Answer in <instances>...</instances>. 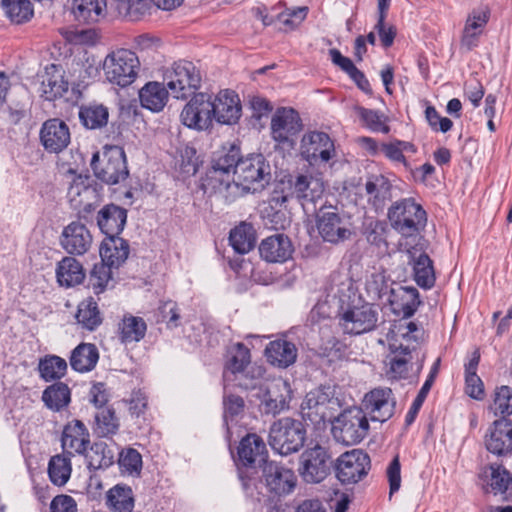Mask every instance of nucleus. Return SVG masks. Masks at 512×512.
I'll use <instances>...</instances> for the list:
<instances>
[{"instance_id": "obj_26", "label": "nucleus", "mask_w": 512, "mask_h": 512, "mask_svg": "<svg viewBox=\"0 0 512 512\" xmlns=\"http://www.w3.org/2000/svg\"><path fill=\"white\" fill-rule=\"evenodd\" d=\"M291 393L290 384L286 380L275 379L266 387L263 394L260 404L262 412L273 416L281 413L288 408Z\"/></svg>"}, {"instance_id": "obj_42", "label": "nucleus", "mask_w": 512, "mask_h": 512, "mask_svg": "<svg viewBox=\"0 0 512 512\" xmlns=\"http://www.w3.org/2000/svg\"><path fill=\"white\" fill-rule=\"evenodd\" d=\"M106 8V0H73L71 11L79 23L91 24L99 21Z\"/></svg>"}, {"instance_id": "obj_53", "label": "nucleus", "mask_w": 512, "mask_h": 512, "mask_svg": "<svg viewBox=\"0 0 512 512\" xmlns=\"http://www.w3.org/2000/svg\"><path fill=\"white\" fill-rule=\"evenodd\" d=\"M389 233L388 224L381 220H371L365 224L364 235L369 244L377 247L382 252H387L389 244L387 235Z\"/></svg>"}, {"instance_id": "obj_3", "label": "nucleus", "mask_w": 512, "mask_h": 512, "mask_svg": "<svg viewBox=\"0 0 512 512\" xmlns=\"http://www.w3.org/2000/svg\"><path fill=\"white\" fill-rule=\"evenodd\" d=\"M323 192V184L313 176L287 174L275 185L270 202L282 206L289 199L295 198L306 209L309 204H315Z\"/></svg>"}, {"instance_id": "obj_4", "label": "nucleus", "mask_w": 512, "mask_h": 512, "mask_svg": "<svg viewBox=\"0 0 512 512\" xmlns=\"http://www.w3.org/2000/svg\"><path fill=\"white\" fill-rule=\"evenodd\" d=\"M268 462V450L259 435L248 433L240 440L235 464L243 490L249 491L252 487L256 488L254 474H257L258 469L261 470Z\"/></svg>"}, {"instance_id": "obj_49", "label": "nucleus", "mask_w": 512, "mask_h": 512, "mask_svg": "<svg viewBox=\"0 0 512 512\" xmlns=\"http://www.w3.org/2000/svg\"><path fill=\"white\" fill-rule=\"evenodd\" d=\"M76 319L83 328L89 331H94L102 323L98 304L92 297L79 304Z\"/></svg>"}, {"instance_id": "obj_60", "label": "nucleus", "mask_w": 512, "mask_h": 512, "mask_svg": "<svg viewBox=\"0 0 512 512\" xmlns=\"http://www.w3.org/2000/svg\"><path fill=\"white\" fill-rule=\"evenodd\" d=\"M358 115L364 124L374 132L389 133L390 127L385 124L383 113L364 107L357 108Z\"/></svg>"}, {"instance_id": "obj_56", "label": "nucleus", "mask_w": 512, "mask_h": 512, "mask_svg": "<svg viewBox=\"0 0 512 512\" xmlns=\"http://www.w3.org/2000/svg\"><path fill=\"white\" fill-rule=\"evenodd\" d=\"M250 362V350L243 343H237L231 357L225 364V370L234 375V379H237L238 375L244 374Z\"/></svg>"}, {"instance_id": "obj_16", "label": "nucleus", "mask_w": 512, "mask_h": 512, "mask_svg": "<svg viewBox=\"0 0 512 512\" xmlns=\"http://www.w3.org/2000/svg\"><path fill=\"white\" fill-rule=\"evenodd\" d=\"M378 308L370 303L353 306L338 315V324L345 334L360 335L377 327Z\"/></svg>"}, {"instance_id": "obj_12", "label": "nucleus", "mask_w": 512, "mask_h": 512, "mask_svg": "<svg viewBox=\"0 0 512 512\" xmlns=\"http://www.w3.org/2000/svg\"><path fill=\"white\" fill-rule=\"evenodd\" d=\"M164 82L176 99H187L201 84V74L190 61L175 62L164 74Z\"/></svg>"}, {"instance_id": "obj_43", "label": "nucleus", "mask_w": 512, "mask_h": 512, "mask_svg": "<svg viewBox=\"0 0 512 512\" xmlns=\"http://www.w3.org/2000/svg\"><path fill=\"white\" fill-rule=\"evenodd\" d=\"M120 428V421L113 407H106L94 415L93 432L101 438H111Z\"/></svg>"}, {"instance_id": "obj_45", "label": "nucleus", "mask_w": 512, "mask_h": 512, "mask_svg": "<svg viewBox=\"0 0 512 512\" xmlns=\"http://www.w3.org/2000/svg\"><path fill=\"white\" fill-rule=\"evenodd\" d=\"M120 339L123 343L141 341L147 331V324L142 317L125 315L119 324Z\"/></svg>"}, {"instance_id": "obj_30", "label": "nucleus", "mask_w": 512, "mask_h": 512, "mask_svg": "<svg viewBox=\"0 0 512 512\" xmlns=\"http://www.w3.org/2000/svg\"><path fill=\"white\" fill-rule=\"evenodd\" d=\"M294 248L291 240L284 234H275L262 240L259 253L262 259L270 263H283L291 258Z\"/></svg>"}, {"instance_id": "obj_18", "label": "nucleus", "mask_w": 512, "mask_h": 512, "mask_svg": "<svg viewBox=\"0 0 512 512\" xmlns=\"http://www.w3.org/2000/svg\"><path fill=\"white\" fill-rule=\"evenodd\" d=\"M370 468V457L361 449L343 453L334 465L337 479L345 485L361 481L368 474Z\"/></svg>"}, {"instance_id": "obj_2", "label": "nucleus", "mask_w": 512, "mask_h": 512, "mask_svg": "<svg viewBox=\"0 0 512 512\" xmlns=\"http://www.w3.org/2000/svg\"><path fill=\"white\" fill-rule=\"evenodd\" d=\"M390 224L401 235L400 243H416L425 239L421 230L426 226L427 214L413 198L394 202L387 213Z\"/></svg>"}, {"instance_id": "obj_28", "label": "nucleus", "mask_w": 512, "mask_h": 512, "mask_svg": "<svg viewBox=\"0 0 512 512\" xmlns=\"http://www.w3.org/2000/svg\"><path fill=\"white\" fill-rule=\"evenodd\" d=\"M213 119L220 124L233 125L238 122L241 117V102L238 94L232 90H222L212 100Z\"/></svg>"}, {"instance_id": "obj_23", "label": "nucleus", "mask_w": 512, "mask_h": 512, "mask_svg": "<svg viewBox=\"0 0 512 512\" xmlns=\"http://www.w3.org/2000/svg\"><path fill=\"white\" fill-rule=\"evenodd\" d=\"M486 449L498 456L506 457L512 454V421L509 418L496 419L485 435Z\"/></svg>"}, {"instance_id": "obj_15", "label": "nucleus", "mask_w": 512, "mask_h": 512, "mask_svg": "<svg viewBox=\"0 0 512 512\" xmlns=\"http://www.w3.org/2000/svg\"><path fill=\"white\" fill-rule=\"evenodd\" d=\"M270 129L275 142L293 148L299 133L303 130V122L297 110L281 107L272 116Z\"/></svg>"}, {"instance_id": "obj_46", "label": "nucleus", "mask_w": 512, "mask_h": 512, "mask_svg": "<svg viewBox=\"0 0 512 512\" xmlns=\"http://www.w3.org/2000/svg\"><path fill=\"white\" fill-rule=\"evenodd\" d=\"M71 457L64 452L51 457L48 464V475L54 485L63 486L69 480L72 472Z\"/></svg>"}, {"instance_id": "obj_29", "label": "nucleus", "mask_w": 512, "mask_h": 512, "mask_svg": "<svg viewBox=\"0 0 512 512\" xmlns=\"http://www.w3.org/2000/svg\"><path fill=\"white\" fill-rule=\"evenodd\" d=\"M89 444L90 435L82 421L73 420L64 426L61 436L64 453L69 456L84 455Z\"/></svg>"}, {"instance_id": "obj_41", "label": "nucleus", "mask_w": 512, "mask_h": 512, "mask_svg": "<svg viewBox=\"0 0 512 512\" xmlns=\"http://www.w3.org/2000/svg\"><path fill=\"white\" fill-rule=\"evenodd\" d=\"M44 405L53 412H60L71 402V390L61 381H55L47 386L42 393Z\"/></svg>"}, {"instance_id": "obj_13", "label": "nucleus", "mask_w": 512, "mask_h": 512, "mask_svg": "<svg viewBox=\"0 0 512 512\" xmlns=\"http://www.w3.org/2000/svg\"><path fill=\"white\" fill-rule=\"evenodd\" d=\"M428 241L419 239L416 243H400V249L408 255V264L412 266L413 277L418 286L430 289L434 286L436 277L433 261L426 253Z\"/></svg>"}, {"instance_id": "obj_38", "label": "nucleus", "mask_w": 512, "mask_h": 512, "mask_svg": "<svg viewBox=\"0 0 512 512\" xmlns=\"http://www.w3.org/2000/svg\"><path fill=\"white\" fill-rule=\"evenodd\" d=\"M56 278L60 286L72 287L84 281L85 271L76 258L65 256L57 264Z\"/></svg>"}, {"instance_id": "obj_63", "label": "nucleus", "mask_w": 512, "mask_h": 512, "mask_svg": "<svg viewBox=\"0 0 512 512\" xmlns=\"http://www.w3.org/2000/svg\"><path fill=\"white\" fill-rule=\"evenodd\" d=\"M223 406V418L226 426L228 427V420H233L244 411L245 402L241 396L229 393L224 394L223 396Z\"/></svg>"}, {"instance_id": "obj_59", "label": "nucleus", "mask_w": 512, "mask_h": 512, "mask_svg": "<svg viewBox=\"0 0 512 512\" xmlns=\"http://www.w3.org/2000/svg\"><path fill=\"white\" fill-rule=\"evenodd\" d=\"M111 268L112 267L102 261L93 266L89 276V286L92 288L94 294L99 295L105 291L112 277Z\"/></svg>"}, {"instance_id": "obj_11", "label": "nucleus", "mask_w": 512, "mask_h": 512, "mask_svg": "<svg viewBox=\"0 0 512 512\" xmlns=\"http://www.w3.org/2000/svg\"><path fill=\"white\" fill-rule=\"evenodd\" d=\"M334 465L329 447L316 443L301 454L299 473L307 483H320L330 475Z\"/></svg>"}, {"instance_id": "obj_1", "label": "nucleus", "mask_w": 512, "mask_h": 512, "mask_svg": "<svg viewBox=\"0 0 512 512\" xmlns=\"http://www.w3.org/2000/svg\"><path fill=\"white\" fill-rule=\"evenodd\" d=\"M242 157L240 146L233 142H227L215 150L203 178V187L214 192L227 191L233 183Z\"/></svg>"}, {"instance_id": "obj_22", "label": "nucleus", "mask_w": 512, "mask_h": 512, "mask_svg": "<svg viewBox=\"0 0 512 512\" xmlns=\"http://www.w3.org/2000/svg\"><path fill=\"white\" fill-rule=\"evenodd\" d=\"M363 406L369 413L372 421L383 423L394 415L396 400L390 388L378 387L365 395Z\"/></svg>"}, {"instance_id": "obj_6", "label": "nucleus", "mask_w": 512, "mask_h": 512, "mask_svg": "<svg viewBox=\"0 0 512 512\" xmlns=\"http://www.w3.org/2000/svg\"><path fill=\"white\" fill-rule=\"evenodd\" d=\"M306 429L300 420L283 417L275 421L269 430L268 442L280 455L298 452L305 443Z\"/></svg>"}, {"instance_id": "obj_36", "label": "nucleus", "mask_w": 512, "mask_h": 512, "mask_svg": "<svg viewBox=\"0 0 512 512\" xmlns=\"http://www.w3.org/2000/svg\"><path fill=\"white\" fill-rule=\"evenodd\" d=\"M389 349L394 356L390 359V367L387 371V376L393 380L406 379L408 377L409 362L412 351L416 350L415 345L392 343Z\"/></svg>"}, {"instance_id": "obj_9", "label": "nucleus", "mask_w": 512, "mask_h": 512, "mask_svg": "<svg viewBox=\"0 0 512 512\" xmlns=\"http://www.w3.org/2000/svg\"><path fill=\"white\" fill-rule=\"evenodd\" d=\"M139 68L140 61L136 53L124 48L109 53L103 62L106 79L122 88L136 80Z\"/></svg>"}, {"instance_id": "obj_44", "label": "nucleus", "mask_w": 512, "mask_h": 512, "mask_svg": "<svg viewBox=\"0 0 512 512\" xmlns=\"http://www.w3.org/2000/svg\"><path fill=\"white\" fill-rule=\"evenodd\" d=\"M67 362L57 355H46L39 360L38 371L45 382L59 381L67 373Z\"/></svg>"}, {"instance_id": "obj_39", "label": "nucleus", "mask_w": 512, "mask_h": 512, "mask_svg": "<svg viewBox=\"0 0 512 512\" xmlns=\"http://www.w3.org/2000/svg\"><path fill=\"white\" fill-rule=\"evenodd\" d=\"M78 117L84 128L100 130L108 124L109 111L105 105L92 102L79 106Z\"/></svg>"}, {"instance_id": "obj_34", "label": "nucleus", "mask_w": 512, "mask_h": 512, "mask_svg": "<svg viewBox=\"0 0 512 512\" xmlns=\"http://www.w3.org/2000/svg\"><path fill=\"white\" fill-rule=\"evenodd\" d=\"M129 252L128 241L119 236L105 237L99 248L101 261L114 268H118L126 261Z\"/></svg>"}, {"instance_id": "obj_62", "label": "nucleus", "mask_w": 512, "mask_h": 512, "mask_svg": "<svg viewBox=\"0 0 512 512\" xmlns=\"http://www.w3.org/2000/svg\"><path fill=\"white\" fill-rule=\"evenodd\" d=\"M117 1H118V9L120 11H125V13L134 21L139 20L143 15H145L151 8V3H153V0H117Z\"/></svg>"}, {"instance_id": "obj_33", "label": "nucleus", "mask_w": 512, "mask_h": 512, "mask_svg": "<svg viewBox=\"0 0 512 512\" xmlns=\"http://www.w3.org/2000/svg\"><path fill=\"white\" fill-rule=\"evenodd\" d=\"M392 189L391 181L382 174H371L366 179L367 201L376 210H382L392 199Z\"/></svg>"}, {"instance_id": "obj_32", "label": "nucleus", "mask_w": 512, "mask_h": 512, "mask_svg": "<svg viewBox=\"0 0 512 512\" xmlns=\"http://www.w3.org/2000/svg\"><path fill=\"white\" fill-rule=\"evenodd\" d=\"M267 361L278 368H287L293 365L298 356L296 345L286 338H278L268 343L265 348Z\"/></svg>"}, {"instance_id": "obj_54", "label": "nucleus", "mask_w": 512, "mask_h": 512, "mask_svg": "<svg viewBox=\"0 0 512 512\" xmlns=\"http://www.w3.org/2000/svg\"><path fill=\"white\" fill-rule=\"evenodd\" d=\"M439 365H440V359H437L436 362L433 364L426 381L422 385L417 396L413 400V403L410 406L409 411L407 412V414L405 416L406 425L409 426L414 422L420 408L422 407V405H423V403H424V401L434 383L435 377L438 373Z\"/></svg>"}, {"instance_id": "obj_25", "label": "nucleus", "mask_w": 512, "mask_h": 512, "mask_svg": "<svg viewBox=\"0 0 512 512\" xmlns=\"http://www.w3.org/2000/svg\"><path fill=\"white\" fill-rule=\"evenodd\" d=\"M70 139V130L64 121L53 118L43 123L40 141L46 151L60 153L69 145Z\"/></svg>"}, {"instance_id": "obj_10", "label": "nucleus", "mask_w": 512, "mask_h": 512, "mask_svg": "<svg viewBox=\"0 0 512 512\" xmlns=\"http://www.w3.org/2000/svg\"><path fill=\"white\" fill-rule=\"evenodd\" d=\"M369 421L362 408L352 407L335 418L332 432L334 438L346 446L360 443L369 432Z\"/></svg>"}, {"instance_id": "obj_24", "label": "nucleus", "mask_w": 512, "mask_h": 512, "mask_svg": "<svg viewBox=\"0 0 512 512\" xmlns=\"http://www.w3.org/2000/svg\"><path fill=\"white\" fill-rule=\"evenodd\" d=\"M92 235L85 224L72 221L60 236L61 247L70 255H84L92 245Z\"/></svg>"}, {"instance_id": "obj_50", "label": "nucleus", "mask_w": 512, "mask_h": 512, "mask_svg": "<svg viewBox=\"0 0 512 512\" xmlns=\"http://www.w3.org/2000/svg\"><path fill=\"white\" fill-rule=\"evenodd\" d=\"M107 502L115 512H132L134 497L131 487L116 485L107 493Z\"/></svg>"}, {"instance_id": "obj_31", "label": "nucleus", "mask_w": 512, "mask_h": 512, "mask_svg": "<svg viewBox=\"0 0 512 512\" xmlns=\"http://www.w3.org/2000/svg\"><path fill=\"white\" fill-rule=\"evenodd\" d=\"M127 221V210L116 204H107L97 213V226L108 236H119Z\"/></svg>"}, {"instance_id": "obj_40", "label": "nucleus", "mask_w": 512, "mask_h": 512, "mask_svg": "<svg viewBox=\"0 0 512 512\" xmlns=\"http://www.w3.org/2000/svg\"><path fill=\"white\" fill-rule=\"evenodd\" d=\"M98 360L99 352L96 345L84 342L72 350L69 358L71 368L80 373L93 370Z\"/></svg>"}, {"instance_id": "obj_55", "label": "nucleus", "mask_w": 512, "mask_h": 512, "mask_svg": "<svg viewBox=\"0 0 512 512\" xmlns=\"http://www.w3.org/2000/svg\"><path fill=\"white\" fill-rule=\"evenodd\" d=\"M1 4L7 17L16 24L26 22L33 16L29 0H2Z\"/></svg>"}, {"instance_id": "obj_27", "label": "nucleus", "mask_w": 512, "mask_h": 512, "mask_svg": "<svg viewBox=\"0 0 512 512\" xmlns=\"http://www.w3.org/2000/svg\"><path fill=\"white\" fill-rule=\"evenodd\" d=\"M387 302L392 312L403 318L412 317L421 304L420 295L416 288L402 286L397 283L390 291Z\"/></svg>"}, {"instance_id": "obj_19", "label": "nucleus", "mask_w": 512, "mask_h": 512, "mask_svg": "<svg viewBox=\"0 0 512 512\" xmlns=\"http://www.w3.org/2000/svg\"><path fill=\"white\" fill-rule=\"evenodd\" d=\"M300 154L311 165L327 163L336 155L334 141L322 131L306 132L301 139Z\"/></svg>"}, {"instance_id": "obj_35", "label": "nucleus", "mask_w": 512, "mask_h": 512, "mask_svg": "<svg viewBox=\"0 0 512 512\" xmlns=\"http://www.w3.org/2000/svg\"><path fill=\"white\" fill-rule=\"evenodd\" d=\"M69 83L64 79L61 68L55 64L46 67L41 82V97L47 101H54L68 91Z\"/></svg>"}, {"instance_id": "obj_7", "label": "nucleus", "mask_w": 512, "mask_h": 512, "mask_svg": "<svg viewBox=\"0 0 512 512\" xmlns=\"http://www.w3.org/2000/svg\"><path fill=\"white\" fill-rule=\"evenodd\" d=\"M271 166L263 154L242 157L233 183L246 192L262 191L271 181Z\"/></svg>"}, {"instance_id": "obj_17", "label": "nucleus", "mask_w": 512, "mask_h": 512, "mask_svg": "<svg viewBox=\"0 0 512 512\" xmlns=\"http://www.w3.org/2000/svg\"><path fill=\"white\" fill-rule=\"evenodd\" d=\"M184 106L180 118L183 125L202 131L208 129L213 121L212 95L206 92H194Z\"/></svg>"}, {"instance_id": "obj_14", "label": "nucleus", "mask_w": 512, "mask_h": 512, "mask_svg": "<svg viewBox=\"0 0 512 512\" xmlns=\"http://www.w3.org/2000/svg\"><path fill=\"white\" fill-rule=\"evenodd\" d=\"M316 226L325 242L342 243L352 236V231L337 206L322 205L316 214Z\"/></svg>"}, {"instance_id": "obj_5", "label": "nucleus", "mask_w": 512, "mask_h": 512, "mask_svg": "<svg viewBox=\"0 0 512 512\" xmlns=\"http://www.w3.org/2000/svg\"><path fill=\"white\" fill-rule=\"evenodd\" d=\"M90 166L96 179L109 186L119 184L129 176L125 151L117 145H105L102 153L95 152Z\"/></svg>"}, {"instance_id": "obj_51", "label": "nucleus", "mask_w": 512, "mask_h": 512, "mask_svg": "<svg viewBox=\"0 0 512 512\" xmlns=\"http://www.w3.org/2000/svg\"><path fill=\"white\" fill-rule=\"evenodd\" d=\"M90 452L91 454L88 456L89 470L106 469L113 465L114 452L106 442H94L90 447Z\"/></svg>"}, {"instance_id": "obj_57", "label": "nucleus", "mask_w": 512, "mask_h": 512, "mask_svg": "<svg viewBox=\"0 0 512 512\" xmlns=\"http://www.w3.org/2000/svg\"><path fill=\"white\" fill-rule=\"evenodd\" d=\"M67 197L71 208H79L83 206L86 200H95L97 193L94 188L85 184L81 176L73 181L67 193Z\"/></svg>"}, {"instance_id": "obj_20", "label": "nucleus", "mask_w": 512, "mask_h": 512, "mask_svg": "<svg viewBox=\"0 0 512 512\" xmlns=\"http://www.w3.org/2000/svg\"><path fill=\"white\" fill-rule=\"evenodd\" d=\"M261 472L260 482L264 483L270 493L282 496L291 493L295 488L294 472L275 461L265 463Z\"/></svg>"}, {"instance_id": "obj_47", "label": "nucleus", "mask_w": 512, "mask_h": 512, "mask_svg": "<svg viewBox=\"0 0 512 512\" xmlns=\"http://www.w3.org/2000/svg\"><path fill=\"white\" fill-rule=\"evenodd\" d=\"M229 242L238 254H246L251 251L256 243L252 226L243 223L232 229L229 235Z\"/></svg>"}, {"instance_id": "obj_58", "label": "nucleus", "mask_w": 512, "mask_h": 512, "mask_svg": "<svg viewBox=\"0 0 512 512\" xmlns=\"http://www.w3.org/2000/svg\"><path fill=\"white\" fill-rule=\"evenodd\" d=\"M397 283L391 281L385 272H375L366 281V290L373 299H383L390 296V291Z\"/></svg>"}, {"instance_id": "obj_48", "label": "nucleus", "mask_w": 512, "mask_h": 512, "mask_svg": "<svg viewBox=\"0 0 512 512\" xmlns=\"http://www.w3.org/2000/svg\"><path fill=\"white\" fill-rule=\"evenodd\" d=\"M122 402L128 406V413L138 428H143V424H147L145 415L148 410V397L145 392L135 389L131 392L130 397L122 399Z\"/></svg>"}, {"instance_id": "obj_8", "label": "nucleus", "mask_w": 512, "mask_h": 512, "mask_svg": "<svg viewBox=\"0 0 512 512\" xmlns=\"http://www.w3.org/2000/svg\"><path fill=\"white\" fill-rule=\"evenodd\" d=\"M339 404L334 388L320 386L306 394L301 404L302 418L313 425L325 424L335 417Z\"/></svg>"}, {"instance_id": "obj_37", "label": "nucleus", "mask_w": 512, "mask_h": 512, "mask_svg": "<svg viewBox=\"0 0 512 512\" xmlns=\"http://www.w3.org/2000/svg\"><path fill=\"white\" fill-rule=\"evenodd\" d=\"M168 90L159 82H148L139 90L141 106L151 112H160L168 101Z\"/></svg>"}, {"instance_id": "obj_21", "label": "nucleus", "mask_w": 512, "mask_h": 512, "mask_svg": "<svg viewBox=\"0 0 512 512\" xmlns=\"http://www.w3.org/2000/svg\"><path fill=\"white\" fill-rule=\"evenodd\" d=\"M479 478L486 484V492L512 501V473L502 464L491 463L481 468Z\"/></svg>"}, {"instance_id": "obj_52", "label": "nucleus", "mask_w": 512, "mask_h": 512, "mask_svg": "<svg viewBox=\"0 0 512 512\" xmlns=\"http://www.w3.org/2000/svg\"><path fill=\"white\" fill-rule=\"evenodd\" d=\"M488 408L494 416H500V418H508L512 415V388L506 385L496 387Z\"/></svg>"}, {"instance_id": "obj_61", "label": "nucleus", "mask_w": 512, "mask_h": 512, "mask_svg": "<svg viewBox=\"0 0 512 512\" xmlns=\"http://www.w3.org/2000/svg\"><path fill=\"white\" fill-rule=\"evenodd\" d=\"M118 464L129 474H139L142 469V455L135 448H124L119 452Z\"/></svg>"}, {"instance_id": "obj_64", "label": "nucleus", "mask_w": 512, "mask_h": 512, "mask_svg": "<svg viewBox=\"0 0 512 512\" xmlns=\"http://www.w3.org/2000/svg\"><path fill=\"white\" fill-rule=\"evenodd\" d=\"M425 118L431 129L436 132L446 133L453 126V122L447 117H442L432 105L426 107Z\"/></svg>"}]
</instances>
